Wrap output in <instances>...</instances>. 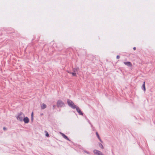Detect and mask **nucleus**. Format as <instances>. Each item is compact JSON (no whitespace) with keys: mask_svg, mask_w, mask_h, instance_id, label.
Masks as SVG:
<instances>
[{"mask_svg":"<svg viewBox=\"0 0 155 155\" xmlns=\"http://www.w3.org/2000/svg\"><path fill=\"white\" fill-rule=\"evenodd\" d=\"M57 105L58 107H61L64 105V104L62 101L59 100L57 101Z\"/></svg>","mask_w":155,"mask_h":155,"instance_id":"3","label":"nucleus"},{"mask_svg":"<svg viewBox=\"0 0 155 155\" xmlns=\"http://www.w3.org/2000/svg\"><path fill=\"white\" fill-rule=\"evenodd\" d=\"M96 134L98 138V139L100 140V141H101V142H102V141L101 140L100 138L99 137V134H98V133L97 132H96Z\"/></svg>","mask_w":155,"mask_h":155,"instance_id":"11","label":"nucleus"},{"mask_svg":"<svg viewBox=\"0 0 155 155\" xmlns=\"http://www.w3.org/2000/svg\"><path fill=\"white\" fill-rule=\"evenodd\" d=\"M94 153L95 155H104L101 152L96 150H94Z\"/></svg>","mask_w":155,"mask_h":155,"instance_id":"4","label":"nucleus"},{"mask_svg":"<svg viewBox=\"0 0 155 155\" xmlns=\"http://www.w3.org/2000/svg\"><path fill=\"white\" fill-rule=\"evenodd\" d=\"M99 146L102 149L104 148V147H103V146L102 145L101 143H99Z\"/></svg>","mask_w":155,"mask_h":155,"instance_id":"12","label":"nucleus"},{"mask_svg":"<svg viewBox=\"0 0 155 155\" xmlns=\"http://www.w3.org/2000/svg\"><path fill=\"white\" fill-rule=\"evenodd\" d=\"M145 81H144L143 83V89L144 91H146V88H145Z\"/></svg>","mask_w":155,"mask_h":155,"instance_id":"10","label":"nucleus"},{"mask_svg":"<svg viewBox=\"0 0 155 155\" xmlns=\"http://www.w3.org/2000/svg\"><path fill=\"white\" fill-rule=\"evenodd\" d=\"M62 137L64 138L65 139H66L67 140L70 141V140L69 139V138L67 137V136H66L64 134L62 133H61Z\"/></svg>","mask_w":155,"mask_h":155,"instance_id":"8","label":"nucleus"},{"mask_svg":"<svg viewBox=\"0 0 155 155\" xmlns=\"http://www.w3.org/2000/svg\"><path fill=\"white\" fill-rule=\"evenodd\" d=\"M3 129L4 130H6V128L5 127H4Z\"/></svg>","mask_w":155,"mask_h":155,"instance_id":"16","label":"nucleus"},{"mask_svg":"<svg viewBox=\"0 0 155 155\" xmlns=\"http://www.w3.org/2000/svg\"><path fill=\"white\" fill-rule=\"evenodd\" d=\"M33 112H32V113L31 114V115L32 117H33Z\"/></svg>","mask_w":155,"mask_h":155,"instance_id":"18","label":"nucleus"},{"mask_svg":"<svg viewBox=\"0 0 155 155\" xmlns=\"http://www.w3.org/2000/svg\"><path fill=\"white\" fill-rule=\"evenodd\" d=\"M136 49V48L134 47V48H133V49L134 50H135Z\"/></svg>","mask_w":155,"mask_h":155,"instance_id":"17","label":"nucleus"},{"mask_svg":"<svg viewBox=\"0 0 155 155\" xmlns=\"http://www.w3.org/2000/svg\"><path fill=\"white\" fill-rule=\"evenodd\" d=\"M71 74H72V75L74 76H76V73L74 72L71 73Z\"/></svg>","mask_w":155,"mask_h":155,"instance_id":"13","label":"nucleus"},{"mask_svg":"<svg viewBox=\"0 0 155 155\" xmlns=\"http://www.w3.org/2000/svg\"><path fill=\"white\" fill-rule=\"evenodd\" d=\"M23 121L25 123H28L29 122V120L27 117H25L23 119Z\"/></svg>","mask_w":155,"mask_h":155,"instance_id":"6","label":"nucleus"},{"mask_svg":"<svg viewBox=\"0 0 155 155\" xmlns=\"http://www.w3.org/2000/svg\"><path fill=\"white\" fill-rule=\"evenodd\" d=\"M25 117V115L23 113L21 112L17 117V119L21 121H22L23 118Z\"/></svg>","mask_w":155,"mask_h":155,"instance_id":"1","label":"nucleus"},{"mask_svg":"<svg viewBox=\"0 0 155 155\" xmlns=\"http://www.w3.org/2000/svg\"><path fill=\"white\" fill-rule=\"evenodd\" d=\"M76 109V110L77 111V112H78V113L80 115H83V113L81 112V111L80 108L78 107H76V108H75Z\"/></svg>","mask_w":155,"mask_h":155,"instance_id":"5","label":"nucleus"},{"mask_svg":"<svg viewBox=\"0 0 155 155\" xmlns=\"http://www.w3.org/2000/svg\"><path fill=\"white\" fill-rule=\"evenodd\" d=\"M67 102L68 105L72 108L74 109L76 108V106L71 101L68 99V100Z\"/></svg>","mask_w":155,"mask_h":155,"instance_id":"2","label":"nucleus"},{"mask_svg":"<svg viewBox=\"0 0 155 155\" xmlns=\"http://www.w3.org/2000/svg\"><path fill=\"white\" fill-rule=\"evenodd\" d=\"M117 59H119L120 58V56L119 55H117Z\"/></svg>","mask_w":155,"mask_h":155,"instance_id":"15","label":"nucleus"},{"mask_svg":"<svg viewBox=\"0 0 155 155\" xmlns=\"http://www.w3.org/2000/svg\"><path fill=\"white\" fill-rule=\"evenodd\" d=\"M43 113H42V114H41V115H43Z\"/></svg>","mask_w":155,"mask_h":155,"instance_id":"19","label":"nucleus"},{"mask_svg":"<svg viewBox=\"0 0 155 155\" xmlns=\"http://www.w3.org/2000/svg\"><path fill=\"white\" fill-rule=\"evenodd\" d=\"M124 64L129 66L131 67L132 66V64L130 62H124Z\"/></svg>","mask_w":155,"mask_h":155,"instance_id":"7","label":"nucleus"},{"mask_svg":"<svg viewBox=\"0 0 155 155\" xmlns=\"http://www.w3.org/2000/svg\"><path fill=\"white\" fill-rule=\"evenodd\" d=\"M46 136H47V137H48L49 136V134H48V132H46Z\"/></svg>","mask_w":155,"mask_h":155,"instance_id":"14","label":"nucleus"},{"mask_svg":"<svg viewBox=\"0 0 155 155\" xmlns=\"http://www.w3.org/2000/svg\"><path fill=\"white\" fill-rule=\"evenodd\" d=\"M47 107L46 105L45 104H42L41 106V109H44L45 108Z\"/></svg>","mask_w":155,"mask_h":155,"instance_id":"9","label":"nucleus"}]
</instances>
